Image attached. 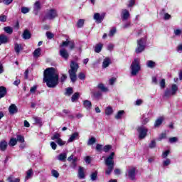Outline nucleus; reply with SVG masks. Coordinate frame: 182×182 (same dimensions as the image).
Here are the masks:
<instances>
[{
    "mask_svg": "<svg viewBox=\"0 0 182 182\" xmlns=\"http://www.w3.org/2000/svg\"><path fill=\"white\" fill-rule=\"evenodd\" d=\"M43 82L48 87H56L59 83V75L53 68H49L44 70Z\"/></svg>",
    "mask_w": 182,
    "mask_h": 182,
    "instance_id": "1",
    "label": "nucleus"
},
{
    "mask_svg": "<svg viewBox=\"0 0 182 182\" xmlns=\"http://www.w3.org/2000/svg\"><path fill=\"white\" fill-rule=\"evenodd\" d=\"M77 69H79V64L75 61H71L70 65V69L68 70V75L72 83H75L77 80Z\"/></svg>",
    "mask_w": 182,
    "mask_h": 182,
    "instance_id": "2",
    "label": "nucleus"
},
{
    "mask_svg": "<svg viewBox=\"0 0 182 182\" xmlns=\"http://www.w3.org/2000/svg\"><path fill=\"white\" fill-rule=\"evenodd\" d=\"M140 69H141V67H140V58H134L130 66L131 75L136 76L140 72Z\"/></svg>",
    "mask_w": 182,
    "mask_h": 182,
    "instance_id": "3",
    "label": "nucleus"
},
{
    "mask_svg": "<svg viewBox=\"0 0 182 182\" xmlns=\"http://www.w3.org/2000/svg\"><path fill=\"white\" fill-rule=\"evenodd\" d=\"M147 40L146 38H141L139 40H137V46L135 49V53H141V52H144L146 49V44Z\"/></svg>",
    "mask_w": 182,
    "mask_h": 182,
    "instance_id": "4",
    "label": "nucleus"
},
{
    "mask_svg": "<svg viewBox=\"0 0 182 182\" xmlns=\"http://www.w3.org/2000/svg\"><path fill=\"white\" fill-rule=\"evenodd\" d=\"M55 18H58V11L55 9H50L46 14L45 19H48L49 21H53Z\"/></svg>",
    "mask_w": 182,
    "mask_h": 182,
    "instance_id": "5",
    "label": "nucleus"
},
{
    "mask_svg": "<svg viewBox=\"0 0 182 182\" xmlns=\"http://www.w3.org/2000/svg\"><path fill=\"white\" fill-rule=\"evenodd\" d=\"M136 130L139 133V139H140L141 140L146 138V136H147V132H149L147 128L143 125L138 127Z\"/></svg>",
    "mask_w": 182,
    "mask_h": 182,
    "instance_id": "6",
    "label": "nucleus"
},
{
    "mask_svg": "<svg viewBox=\"0 0 182 182\" xmlns=\"http://www.w3.org/2000/svg\"><path fill=\"white\" fill-rule=\"evenodd\" d=\"M126 176H127L128 178H130V180H136V168H131L128 169Z\"/></svg>",
    "mask_w": 182,
    "mask_h": 182,
    "instance_id": "7",
    "label": "nucleus"
},
{
    "mask_svg": "<svg viewBox=\"0 0 182 182\" xmlns=\"http://www.w3.org/2000/svg\"><path fill=\"white\" fill-rule=\"evenodd\" d=\"M114 152L110 154V155L105 159L106 166H114Z\"/></svg>",
    "mask_w": 182,
    "mask_h": 182,
    "instance_id": "8",
    "label": "nucleus"
},
{
    "mask_svg": "<svg viewBox=\"0 0 182 182\" xmlns=\"http://www.w3.org/2000/svg\"><path fill=\"white\" fill-rule=\"evenodd\" d=\"M93 18L95 19V22H97V23H102V21L103 19H105V14L100 15L99 13H95L94 14Z\"/></svg>",
    "mask_w": 182,
    "mask_h": 182,
    "instance_id": "9",
    "label": "nucleus"
},
{
    "mask_svg": "<svg viewBox=\"0 0 182 182\" xmlns=\"http://www.w3.org/2000/svg\"><path fill=\"white\" fill-rule=\"evenodd\" d=\"M41 8L42 7L41 6V1H36L33 5V14H34V15H38V14H39V11H41Z\"/></svg>",
    "mask_w": 182,
    "mask_h": 182,
    "instance_id": "10",
    "label": "nucleus"
},
{
    "mask_svg": "<svg viewBox=\"0 0 182 182\" xmlns=\"http://www.w3.org/2000/svg\"><path fill=\"white\" fill-rule=\"evenodd\" d=\"M121 18L122 21H127L130 18V13L127 9H123L121 14Z\"/></svg>",
    "mask_w": 182,
    "mask_h": 182,
    "instance_id": "11",
    "label": "nucleus"
},
{
    "mask_svg": "<svg viewBox=\"0 0 182 182\" xmlns=\"http://www.w3.org/2000/svg\"><path fill=\"white\" fill-rule=\"evenodd\" d=\"M9 43V38L4 34L0 35V46Z\"/></svg>",
    "mask_w": 182,
    "mask_h": 182,
    "instance_id": "12",
    "label": "nucleus"
},
{
    "mask_svg": "<svg viewBox=\"0 0 182 182\" xmlns=\"http://www.w3.org/2000/svg\"><path fill=\"white\" fill-rule=\"evenodd\" d=\"M60 55L65 60H68V59H69V53H68V50L65 48H62L60 50Z\"/></svg>",
    "mask_w": 182,
    "mask_h": 182,
    "instance_id": "13",
    "label": "nucleus"
},
{
    "mask_svg": "<svg viewBox=\"0 0 182 182\" xmlns=\"http://www.w3.org/2000/svg\"><path fill=\"white\" fill-rule=\"evenodd\" d=\"M9 112L10 114H15L18 112V107L15 104H12L9 107Z\"/></svg>",
    "mask_w": 182,
    "mask_h": 182,
    "instance_id": "14",
    "label": "nucleus"
},
{
    "mask_svg": "<svg viewBox=\"0 0 182 182\" xmlns=\"http://www.w3.org/2000/svg\"><path fill=\"white\" fill-rule=\"evenodd\" d=\"M77 139H79V132H75L70 136L68 142L72 143V141H75V140H77Z\"/></svg>",
    "mask_w": 182,
    "mask_h": 182,
    "instance_id": "15",
    "label": "nucleus"
},
{
    "mask_svg": "<svg viewBox=\"0 0 182 182\" xmlns=\"http://www.w3.org/2000/svg\"><path fill=\"white\" fill-rule=\"evenodd\" d=\"M8 148V142L5 140H2L0 141V150L1 151H5Z\"/></svg>",
    "mask_w": 182,
    "mask_h": 182,
    "instance_id": "16",
    "label": "nucleus"
},
{
    "mask_svg": "<svg viewBox=\"0 0 182 182\" xmlns=\"http://www.w3.org/2000/svg\"><path fill=\"white\" fill-rule=\"evenodd\" d=\"M102 49H103V44L102 43L96 44L94 47L95 53H100V52H102Z\"/></svg>",
    "mask_w": 182,
    "mask_h": 182,
    "instance_id": "17",
    "label": "nucleus"
},
{
    "mask_svg": "<svg viewBox=\"0 0 182 182\" xmlns=\"http://www.w3.org/2000/svg\"><path fill=\"white\" fill-rule=\"evenodd\" d=\"M97 88L101 90V92H103L104 93H107V92H109V88H107L106 86H105V84L100 83L97 85Z\"/></svg>",
    "mask_w": 182,
    "mask_h": 182,
    "instance_id": "18",
    "label": "nucleus"
},
{
    "mask_svg": "<svg viewBox=\"0 0 182 182\" xmlns=\"http://www.w3.org/2000/svg\"><path fill=\"white\" fill-rule=\"evenodd\" d=\"M82 105L83 107L87 110H90V109H92V102L89 100H84Z\"/></svg>",
    "mask_w": 182,
    "mask_h": 182,
    "instance_id": "19",
    "label": "nucleus"
},
{
    "mask_svg": "<svg viewBox=\"0 0 182 182\" xmlns=\"http://www.w3.org/2000/svg\"><path fill=\"white\" fill-rule=\"evenodd\" d=\"M14 50L17 55H19L21 53V50H22V45L18 44V43H16L14 44Z\"/></svg>",
    "mask_w": 182,
    "mask_h": 182,
    "instance_id": "20",
    "label": "nucleus"
},
{
    "mask_svg": "<svg viewBox=\"0 0 182 182\" xmlns=\"http://www.w3.org/2000/svg\"><path fill=\"white\" fill-rule=\"evenodd\" d=\"M26 177H25V181H26V180H29L30 178H32V176H33V170H32V168L28 169L26 172Z\"/></svg>",
    "mask_w": 182,
    "mask_h": 182,
    "instance_id": "21",
    "label": "nucleus"
},
{
    "mask_svg": "<svg viewBox=\"0 0 182 182\" xmlns=\"http://www.w3.org/2000/svg\"><path fill=\"white\" fill-rule=\"evenodd\" d=\"M7 91L6 88L4 86L0 87V99H2V97H5L6 95Z\"/></svg>",
    "mask_w": 182,
    "mask_h": 182,
    "instance_id": "22",
    "label": "nucleus"
},
{
    "mask_svg": "<svg viewBox=\"0 0 182 182\" xmlns=\"http://www.w3.org/2000/svg\"><path fill=\"white\" fill-rule=\"evenodd\" d=\"M31 32L28 31V30H25L23 33L22 37L23 38H24L25 40H28V39H31Z\"/></svg>",
    "mask_w": 182,
    "mask_h": 182,
    "instance_id": "23",
    "label": "nucleus"
},
{
    "mask_svg": "<svg viewBox=\"0 0 182 182\" xmlns=\"http://www.w3.org/2000/svg\"><path fill=\"white\" fill-rule=\"evenodd\" d=\"M78 177L80 179L85 178V171H84L83 167H82V166H80V168H79Z\"/></svg>",
    "mask_w": 182,
    "mask_h": 182,
    "instance_id": "24",
    "label": "nucleus"
},
{
    "mask_svg": "<svg viewBox=\"0 0 182 182\" xmlns=\"http://www.w3.org/2000/svg\"><path fill=\"white\" fill-rule=\"evenodd\" d=\"M110 65V58H106L102 63V68H106Z\"/></svg>",
    "mask_w": 182,
    "mask_h": 182,
    "instance_id": "25",
    "label": "nucleus"
},
{
    "mask_svg": "<svg viewBox=\"0 0 182 182\" xmlns=\"http://www.w3.org/2000/svg\"><path fill=\"white\" fill-rule=\"evenodd\" d=\"M4 32H6V33H9V35H12V33L14 32V28H12V27L11 26H6L4 28Z\"/></svg>",
    "mask_w": 182,
    "mask_h": 182,
    "instance_id": "26",
    "label": "nucleus"
},
{
    "mask_svg": "<svg viewBox=\"0 0 182 182\" xmlns=\"http://www.w3.org/2000/svg\"><path fill=\"white\" fill-rule=\"evenodd\" d=\"M146 66L147 68H150L151 69H153V68L156 67V63L153 60H148L146 61Z\"/></svg>",
    "mask_w": 182,
    "mask_h": 182,
    "instance_id": "27",
    "label": "nucleus"
},
{
    "mask_svg": "<svg viewBox=\"0 0 182 182\" xmlns=\"http://www.w3.org/2000/svg\"><path fill=\"white\" fill-rule=\"evenodd\" d=\"M42 49L41 48H36L34 52L33 53V57L34 58H39L41 56V51Z\"/></svg>",
    "mask_w": 182,
    "mask_h": 182,
    "instance_id": "28",
    "label": "nucleus"
},
{
    "mask_svg": "<svg viewBox=\"0 0 182 182\" xmlns=\"http://www.w3.org/2000/svg\"><path fill=\"white\" fill-rule=\"evenodd\" d=\"M17 143L18 142L16 138H11L9 141V146H10L11 147H14V146H16Z\"/></svg>",
    "mask_w": 182,
    "mask_h": 182,
    "instance_id": "29",
    "label": "nucleus"
},
{
    "mask_svg": "<svg viewBox=\"0 0 182 182\" xmlns=\"http://www.w3.org/2000/svg\"><path fill=\"white\" fill-rule=\"evenodd\" d=\"M67 156L68 155L66 154V153H62L58 156V160H60V161H65Z\"/></svg>",
    "mask_w": 182,
    "mask_h": 182,
    "instance_id": "30",
    "label": "nucleus"
},
{
    "mask_svg": "<svg viewBox=\"0 0 182 182\" xmlns=\"http://www.w3.org/2000/svg\"><path fill=\"white\" fill-rule=\"evenodd\" d=\"M163 117H159L155 121L154 127H159L163 123Z\"/></svg>",
    "mask_w": 182,
    "mask_h": 182,
    "instance_id": "31",
    "label": "nucleus"
},
{
    "mask_svg": "<svg viewBox=\"0 0 182 182\" xmlns=\"http://www.w3.org/2000/svg\"><path fill=\"white\" fill-rule=\"evenodd\" d=\"M16 141L18 143H25V137L21 134H17L16 136Z\"/></svg>",
    "mask_w": 182,
    "mask_h": 182,
    "instance_id": "32",
    "label": "nucleus"
},
{
    "mask_svg": "<svg viewBox=\"0 0 182 182\" xmlns=\"http://www.w3.org/2000/svg\"><path fill=\"white\" fill-rule=\"evenodd\" d=\"M113 114V108H112V107H107V108L105 109V114H107V116H110V114Z\"/></svg>",
    "mask_w": 182,
    "mask_h": 182,
    "instance_id": "33",
    "label": "nucleus"
},
{
    "mask_svg": "<svg viewBox=\"0 0 182 182\" xmlns=\"http://www.w3.org/2000/svg\"><path fill=\"white\" fill-rule=\"evenodd\" d=\"M90 179L92 181H96L97 180V171L92 172L90 175Z\"/></svg>",
    "mask_w": 182,
    "mask_h": 182,
    "instance_id": "34",
    "label": "nucleus"
},
{
    "mask_svg": "<svg viewBox=\"0 0 182 182\" xmlns=\"http://www.w3.org/2000/svg\"><path fill=\"white\" fill-rule=\"evenodd\" d=\"M123 114H124V112L123 110L119 111L115 115V119H117V120H119V119H122V117H123Z\"/></svg>",
    "mask_w": 182,
    "mask_h": 182,
    "instance_id": "35",
    "label": "nucleus"
},
{
    "mask_svg": "<svg viewBox=\"0 0 182 182\" xmlns=\"http://www.w3.org/2000/svg\"><path fill=\"white\" fill-rule=\"evenodd\" d=\"M178 90V87H177V85L173 84L171 86V91L172 92V95H176Z\"/></svg>",
    "mask_w": 182,
    "mask_h": 182,
    "instance_id": "36",
    "label": "nucleus"
},
{
    "mask_svg": "<svg viewBox=\"0 0 182 182\" xmlns=\"http://www.w3.org/2000/svg\"><path fill=\"white\" fill-rule=\"evenodd\" d=\"M107 166V168L105 171V173L109 175L112 173V171H113V168H114V166L109 165Z\"/></svg>",
    "mask_w": 182,
    "mask_h": 182,
    "instance_id": "37",
    "label": "nucleus"
},
{
    "mask_svg": "<svg viewBox=\"0 0 182 182\" xmlns=\"http://www.w3.org/2000/svg\"><path fill=\"white\" fill-rule=\"evenodd\" d=\"M80 96V95L79 94V92H75L71 97V100L73 102H76V100H77L79 99V97Z\"/></svg>",
    "mask_w": 182,
    "mask_h": 182,
    "instance_id": "38",
    "label": "nucleus"
},
{
    "mask_svg": "<svg viewBox=\"0 0 182 182\" xmlns=\"http://www.w3.org/2000/svg\"><path fill=\"white\" fill-rule=\"evenodd\" d=\"M51 175L53 176V177H55V178H59V172H58V171L53 169L51 171Z\"/></svg>",
    "mask_w": 182,
    "mask_h": 182,
    "instance_id": "39",
    "label": "nucleus"
},
{
    "mask_svg": "<svg viewBox=\"0 0 182 182\" xmlns=\"http://www.w3.org/2000/svg\"><path fill=\"white\" fill-rule=\"evenodd\" d=\"M95 143H96V138L95 137H91V139H90L87 141V145L88 146H92V144H95Z\"/></svg>",
    "mask_w": 182,
    "mask_h": 182,
    "instance_id": "40",
    "label": "nucleus"
},
{
    "mask_svg": "<svg viewBox=\"0 0 182 182\" xmlns=\"http://www.w3.org/2000/svg\"><path fill=\"white\" fill-rule=\"evenodd\" d=\"M83 25H85V20L84 19L78 20V22L77 23V28H82L83 27Z\"/></svg>",
    "mask_w": 182,
    "mask_h": 182,
    "instance_id": "41",
    "label": "nucleus"
},
{
    "mask_svg": "<svg viewBox=\"0 0 182 182\" xmlns=\"http://www.w3.org/2000/svg\"><path fill=\"white\" fill-rule=\"evenodd\" d=\"M173 92L170 90H166L164 92L165 97H170V96H173Z\"/></svg>",
    "mask_w": 182,
    "mask_h": 182,
    "instance_id": "42",
    "label": "nucleus"
},
{
    "mask_svg": "<svg viewBox=\"0 0 182 182\" xmlns=\"http://www.w3.org/2000/svg\"><path fill=\"white\" fill-rule=\"evenodd\" d=\"M7 180L9 182H20L21 181L19 178H16L14 179L12 176H9Z\"/></svg>",
    "mask_w": 182,
    "mask_h": 182,
    "instance_id": "43",
    "label": "nucleus"
},
{
    "mask_svg": "<svg viewBox=\"0 0 182 182\" xmlns=\"http://www.w3.org/2000/svg\"><path fill=\"white\" fill-rule=\"evenodd\" d=\"M33 120H34L35 123H36L37 124H42V119H41L38 117H33Z\"/></svg>",
    "mask_w": 182,
    "mask_h": 182,
    "instance_id": "44",
    "label": "nucleus"
},
{
    "mask_svg": "<svg viewBox=\"0 0 182 182\" xmlns=\"http://www.w3.org/2000/svg\"><path fill=\"white\" fill-rule=\"evenodd\" d=\"M60 139V134L56 133L52 137H51V140H58Z\"/></svg>",
    "mask_w": 182,
    "mask_h": 182,
    "instance_id": "45",
    "label": "nucleus"
},
{
    "mask_svg": "<svg viewBox=\"0 0 182 182\" xmlns=\"http://www.w3.org/2000/svg\"><path fill=\"white\" fill-rule=\"evenodd\" d=\"M170 163H171V161L170 159H166L163 162L164 167H167V166H169Z\"/></svg>",
    "mask_w": 182,
    "mask_h": 182,
    "instance_id": "46",
    "label": "nucleus"
},
{
    "mask_svg": "<svg viewBox=\"0 0 182 182\" xmlns=\"http://www.w3.org/2000/svg\"><path fill=\"white\" fill-rule=\"evenodd\" d=\"M73 93V89L72 87H68L66 89L65 95H68V96H70Z\"/></svg>",
    "mask_w": 182,
    "mask_h": 182,
    "instance_id": "47",
    "label": "nucleus"
},
{
    "mask_svg": "<svg viewBox=\"0 0 182 182\" xmlns=\"http://www.w3.org/2000/svg\"><path fill=\"white\" fill-rule=\"evenodd\" d=\"M56 143L58 144V146H65V141H63L62 139H59L58 140H55Z\"/></svg>",
    "mask_w": 182,
    "mask_h": 182,
    "instance_id": "48",
    "label": "nucleus"
},
{
    "mask_svg": "<svg viewBox=\"0 0 182 182\" xmlns=\"http://www.w3.org/2000/svg\"><path fill=\"white\" fill-rule=\"evenodd\" d=\"M112 149V146L110 145H106L104 146L103 148V151H105V153H108V151Z\"/></svg>",
    "mask_w": 182,
    "mask_h": 182,
    "instance_id": "49",
    "label": "nucleus"
},
{
    "mask_svg": "<svg viewBox=\"0 0 182 182\" xmlns=\"http://www.w3.org/2000/svg\"><path fill=\"white\" fill-rule=\"evenodd\" d=\"M159 85H160L161 89H164V87H166V80L162 79L161 80V82H159Z\"/></svg>",
    "mask_w": 182,
    "mask_h": 182,
    "instance_id": "50",
    "label": "nucleus"
},
{
    "mask_svg": "<svg viewBox=\"0 0 182 182\" xmlns=\"http://www.w3.org/2000/svg\"><path fill=\"white\" fill-rule=\"evenodd\" d=\"M31 11V9L28 7H22L21 8V13L22 14H28Z\"/></svg>",
    "mask_w": 182,
    "mask_h": 182,
    "instance_id": "51",
    "label": "nucleus"
},
{
    "mask_svg": "<svg viewBox=\"0 0 182 182\" xmlns=\"http://www.w3.org/2000/svg\"><path fill=\"white\" fill-rule=\"evenodd\" d=\"M68 46L70 48V49L72 50L73 49H75V42L74 41H69L68 43Z\"/></svg>",
    "mask_w": 182,
    "mask_h": 182,
    "instance_id": "52",
    "label": "nucleus"
},
{
    "mask_svg": "<svg viewBox=\"0 0 182 182\" xmlns=\"http://www.w3.org/2000/svg\"><path fill=\"white\" fill-rule=\"evenodd\" d=\"M6 19H8V17L6 15L0 16V22H6Z\"/></svg>",
    "mask_w": 182,
    "mask_h": 182,
    "instance_id": "53",
    "label": "nucleus"
},
{
    "mask_svg": "<svg viewBox=\"0 0 182 182\" xmlns=\"http://www.w3.org/2000/svg\"><path fill=\"white\" fill-rule=\"evenodd\" d=\"M156 147V141L152 140L149 144V149H154Z\"/></svg>",
    "mask_w": 182,
    "mask_h": 182,
    "instance_id": "54",
    "label": "nucleus"
},
{
    "mask_svg": "<svg viewBox=\"0 0 182 182\" xmlns=\"http://www.w3.org/2000/svg\"><path fill=\"white\" fill-rule=\"evenodd\" d=\"M67 79H68V76L65 74H63L61 77L60 78V80L61 83H63V82H65V80H66Z\"/></svg>",
    "mask_w": 182,
    "mask_h": 182,
    "instance_id": "55",
    "label": "nucleus"
},
{
    "mask_svg": "<svg viewBox=\"0 0 182 182\" xmlns=\"http://www.w3.org/2000/svg\"><path fill=\"white\" fill-rule=\"evenodd\" d=\"M46 36H47L48 39H53V33H52L51 32L47 31L46 32Z\"/></svg>",
    "mask_w": 182,
    "mask_h": 182,
    "instance_id": "56",
    "label": "nucleus"
},
{
    "mask_svg": "<svg viewBox=\"0 0 182 182\" xmlns=\"http://www.w3.org/2000/svg\"><path fill=\"white\" fill-rule=\"evenodd\" d=\"M70 41H63V43L60 46V48H63L65 46H69Z\"/></svg>",
    "mask_w": 182,
    "mask_h": 182,
    "instance_id": "57",
    "label": "nucleus"
},
{
    "mask_svg": "<svg viewBox=\"0 0 182 182\" xmlns=\"http://www.w3.org/2000/svg\"><path fill=\"white\" fill-rule=\"evenodd\" d=\"M178 139L177 137H171V138H169V143H176L178 141Z\"/></svg>",
    "mask_w": 182,
    "mask_h": 182,
    "instance_id": "58",
    "label": "nucleus"
},
{
    "mask_svg": "<svg viewBox=\"0 0 182 182\" xmlns=\"http://www.w3.org/2000/svg\"><path fill=\"white\" fill-rule=\"evenodd\" d=\"M78 77L79 79H80V80H83L85 77H86V75L83 73H80V74L78 75Z\"/></svg>",
    "mask_w": 182,
    "mask_h": 182,
    "instance_id": "59",
    "label": "nucleus"
},
{
    "mask_svg": "<svg viewBox=\"0 0 182 182\" xmlns=\"http://www.w3.org/2000/svg\"><path fill=\"white\" fill-rule=\"evenodd\" d=\"M170 18H171V16L170 14H168V13H166L164 14V19L165 21H168V19H170Z\"/></svg>",
    "mask_w": 182,
    "mask_h": 182,
    "instance_id": "60",
    "label": "nucleus"
},
{
    "mask_svg": "<svg viewBox=\"0 0 182 182\" xmlns=\"http://www.w3.org/2000/svg\"><path fill=\"white\" fill-rule=\"evenodd\" d=\"M114 33H116V28H114L112 30H110L109 36H113Z\"/></svg>",
    "mask_w": 182,
    "mask_h": 182,
    "instance_id": "61",
    "label": "nucleus"
},
{
    "mask_svg": "<svg viewBox=\"0 0 182 182\" xmlns=\"http://www.w3.org/2000/svg\"><path fill=\"white\" fill-rule=\"evenodd\" d=\"M95 97L99 98L102 96V92L100 91H98L97 92H94Z\"/></svg>",
    "mask_w": 182,
    "mask_h": 182,
    "instance_id": "62",
    "label": "nucleus"
},
{
    "mask_svg": "<svg viewBox=\"0 0 182 182\" xmlns=\"http://www.w3.org/2000/svg\"><path fill=\"white\" fill-rule=\"evenodd\" d=\"M149 121H150V119L144 118V119H142L141 124L144 126L146 125V123H149Z\"/></svg>",
    "mask_w": 182,
    "mask_h": 182,
    "instance_id": "63",
    "label": "nucleus"
},
{
    "mask_svg": "<svg viewBox=\"0 0 182 182\" xmlns=\"http://www.w3.org/2000/svg\"><path fill=\"white\" fill-rule=\"evenodd\" d=\"M50 146L51 148L53 149V150H56V147H58V145L56 144V143L51 141L50 142Z\"/></svg>",
    "mask_w": 182,
    "mask_h": 182,
    "instance_id": "64",
    "label": "nucleus"
}]
</instances>
